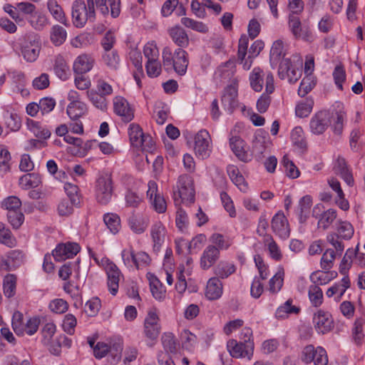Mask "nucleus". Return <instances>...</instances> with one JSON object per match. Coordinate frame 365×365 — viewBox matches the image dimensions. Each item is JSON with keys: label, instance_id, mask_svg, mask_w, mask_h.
Instances as JSON below:
<instances>
[{"label": "nucleus", "instance_id": "nucleus-35", "mask_svg": "<svg viewBox=\"0 0 365 365\" xmlns=\"http://www.w3.org/2000/svg\"><path fill=\"white\" fill-rule=\"evenodd\" d=\"M27 127L36 138L44 141L51 136V132L47 128L42 126L38 122L34 120L27 121Z\"/></svg>", "mask_w": 365, "mask_h": 365}, {"label": "nucleus", "instance_id": "nucleus-46", "mask_svg": "<svg viewBox=\"0 0 365 365\" xmlns=\"http://www.w3.org/2000/svg\"><path fill=\"white\" fill-rule=\"evenodd\" d=\"M312 198L309 195L304 196L299 202L297 212L300 222H305L312 206Z\"/></svg>", "mask_w": 365, "mask_h": 365}, {"label": "nucleus", "instance_id": "nucleus-30", "mask_svg": "<svg viewBox=\"0 0 365 365\" xmlns=\"http://www.w3.org/2000/svg\"><path fill=\"white\" fill-rule=\"evenodd\" d=\"M169 35L173 42L181 48L187 47L189 44V38L185 31L180 26H175L168 31Z\"/></svg>", "mask_w": 365, "mask_h": 365}, {"label": "nucleus", "instance_id": "nucleus-26", "mask_svg": "<svg viewBox=\"0 0 365 365\" xmlns=\"http://www.w3.org/2000/svg\"><path fill=\"white\" fill-rule=\"evenodd\" d=\"M150 235L153 242L154 251H160L165 237V227L161 222H156L152 225Z\"/></svg>", "mask_w": 365, "mask_h": 365}, {"label": "nucleus", "instance_id": "nucleus-44", "mask_svg": "<svg viewBox=\"0 0 365 365\" xmlns=\"http://www.w3.org/2000/svg\"><path fill=\"white\" fill-rule=\"evenodd\" d=\"M284 55L283 42L281 40L275 41L270 50L269 60L272 66H277Z\"/></svg>", "mask_w": 365, "mask_h": 365}, {"label": "nucleus", "instance_id": "nucleus-7", "mask_svg": "<svg viewBox=\"0 0 365 365\" xmlns=\"http://www.w3.org/2000/svg\"><path fill=\"white\" fill-rule=\"evenodd\" d=\"M128 135L133 146L147 150L153 148L154 143L152 138L149 135H145L138 124H130Z\"/></svg>", "mask_w": 365, "mask_h": 365}, {"label": "nucleus", "instance_id": "nucleus-31", "mask_svg": "<svg viewBox=\"0 0 365 365\" xmlns=\"http://www.w3.org/2000/svg\"><path fill=\"white\" fill-rule=\"evenodd\" d=\"M267 73L259 68H255L250 74V83L251 88L256 92H260L263 88L264 81H266Z\"/></svg>", "mask_w": 365, "mask_h": 365}, {"label": "nucleus", "instance_id": "nucleus-5", "mask_svg": "<svg viewBox=\"0 0 365 365\" xmlns=\"http://www.w3.org/2000/svg\"><path fill=\"white\" fill-rule=\"evenodd\" d=\"M354 227L350 222L339 221L336 225V232L329 233L327 240L338 252H342L344 250V245L341 240H350L354 235Z\"/></svg>", "mask_w": 365, "mask_h": 365}, {"label": "nucleus", "instance_id": "nucleus-41", "mask_svg": "<svg viewBox=\"0 0 365 365\" xmlns=\"http://www.w3.org/2000/svg\"><path fill=\"white\" fill-rule=\"evenodd\" d=\"M291 139L293 145L301 150L307 149V143L302 127H295L291 133Z\"/></svg>", "mask_w": 365, "mask_h": 365}, {"label": "nucleus", "instance_id": "nucleus-61", "mask_svg": "<svg viewBox=\"0 0 365 365\" xmlns=\"http://www.w3.org/2000/svg\"><path fill=\"white\" fill-rule=\"evenodd\" d=\"M64 190L73 205L80 203L79 188L76 185L71 182L64 184Z\"/></svg>", "mask_w": 365, "mask_h": 365}, {"label": "nucleus", "instance_id": "nucleus-17", "mask_svg": "<svg viewBox=\"0 0 365 365\" xmlns=\"http://www.w3.org/2000/svg\"><path fill=\"white\" fill-rule=\"evenodd\" d=\"M274 91V77L272 73L269 72L266 76L265 93H262L257 101V109L260 113H265L271 103L269 94Z\"/></svg>", "mask_w": 365, "mask_h": 365}, {"label": "nucleus", "instance_id": "nucleus-20", "mask_svg": "<svg viewBox=\"0 0 365 365\" xmlns=\"http://www.w3.org/2000/svg\"><path fill=\"white\" fill-rule=\"evenodd\" d=\"M289 29L296 38L309 41L311 32L308 27L302 26L299 18L294 14L289 16Z\"/></svg>", "mask_w": 365, "mask_h": 365}, {"label": "nucleus", "instance_id": "nucleus-10", "mask_svg": "<svg viewBox=\"0 0 365 365\" xmlns=\"http://www.w3.org/2000/svg\"><path fill=\"white\" fill-rule=\"evenodd\" d=\"M156 309L148 311L144 321L145 336L150 340H156L160 333L161 327Z\"/></svg>", "mask_w": 365, "mask_h": 365}, {"label": "nucleus", "instance_id": "nucleus-42", "mask_svg": "<svg viewBox=\"0 0 365 365\" xmlns=\"http://www.w3.org/2000/svg\"><path fill=\"white\" fill-rule=\"evenodd\" d=\"M41 183V179L37 173H29L21 176L19 185L24 190L36 187Z\"/></svg>", "mask_w": 365, "mask_h": 365}, {"label": "nucleus", "instance_id": "nucleus-12", "mask_svg": "<svg viewBox=\"0 0 365 365\" xmlns=\"http://www.w3.org/2000/svg\"><path fill=\"white\" fill-rule=\"evenodd\" d=\"M194 150L197 157L205 159L211 153V138L206 130H200L195 137Z\"/></svg>", "mask_w": 365, "mask_h": 365}, {"label": "nucleus", "instance_id": "nucleus-39", "mask_svg": "<svg viewBox=\"0 0 365 365\" xmlns=\"http://www.w3.org/2000/svg\"><path fill=\"white\" fill-rule=\"evenodd\" d=\"M342 252H338L333 249H327L323 253L320 260L321 268L325 271H329L334 266V260L337 256H341Z\"/></svg>", "mask_w": 365, "mask_h": 365}, {"label": "nucleus", "instance_id": "nucleus-53", "mask_svg": "<svg viewBox=\"0 0 365 365\" xmlns=\"http://www.w3.org/2000/svg\"><path fill=\"white\" fill-rule=\"evenodd\" d=\"M103 221L113 234L118 232L120 227V217L113 213H107L103 216Z\"/></svg>", "mask_w": 365, "mask_h": 365}, {"label": "nucleus", "instance_id": "nucleus-51", "mask_svg": "<svg viewBox=\"0 0 365 365\" xmlns=\"http://www.w3.org/2000/svg\"><path fill=\"white\" fill-rule=\"evenodd\" d=\"M236 270L234 264L221 262L214 269V272L216 276L220 278L225 279L233 274Z\"/></svg>", "mask_w": 365, "mask_h": 365}, {"label": "nucleus", "instance_id": "nucleus-21", "mask_svg": "<svg viewBox=\"0 0 365 365\" xmlns=\"http://www.w3.org/2000/svg\"><path fill=\"white\" fill-rule=\"evenodd\" d=\"M269 143L267 137L262 132L256 133L252 142V156L257 160H262Z\"/></svg>", "mask_w": 365, "mask_h": 365}, {"label": "nucleus", "instance_id": "nucleus-24", "mask_svg": "<svg viewBox=\"0 0 365 365\" xmlns=\"http://www.w3.org/2000/svg\"><path fill=\"white\" fill-rule=\"evenodd\" d=\"M230 145L237 156V158L243 162H249L252 159V155L249 154L245 149V143L239 136H232L230 138Z\"/></svg>", "mask_w": 365, "mask_h": 365}, {"label": "nucleus", "instance_id": "nucleus-57", "mask_svg": "<svg viewBox=\"0 0 365 365\" xmlns=\"http://www.w3.org/2000/svg\"><path fill=\"white\" fill-rule=\"evenodd\" d=\"M314 106V101L312 98H306L304 101L299 103L295 108L297 116L305 118L312 112Z\"/></svg>", "mask_w": 365, "mask_h": 365}, {"label": "nucleus", "instance_id": "nucleus-13", "mask_svg": "<svg viewBox=\"0 0 365 365\" xmlns=\"http://www.w3.org/2000/svg\"><path fill=\"white\" fill-rule=\"evenodd\" d=\"M221 102L224 109L229 114H232L238 107L237 86L235 81L225 88Z\"/></svg>", "mask_w": 365, "mask_h": 365}, {"label": "nucleus", "instance_id": "nucleus-22", "mask_svg": "<svg viewBox=\"0 0 365 365\" xmlns=\"http://www.w3.org/2000/svg\"><path fill=\"white\" fill-rule=\"evenodd\" d=\"M219 249L214 245H208L200 257V267L207 270L212 267L220 258Z\"/></svg>", "mask_w": 365, "mask_h": 365}, {"label": "nucleus", "instance_id": "nucleus-2", "mask_svg": "<svg viewBox=\"0 0 365 365\" xmlns=\"http://www.w3.org/2000/svg\"><path fill=\"white\" fill-rule=\"evenodd\" d=\"M248 43V37L246 35H242L239 39L237 62L242 66L243 69L245 71L250 69L253 59L259 54L264 46L262 41H255L251 45L248 51V56L246 58L247 54Z\"/></svg>", "mask_w": 365, "mask_h": 365}, {"label": "nucleus", "instance_id": "nucleus-52", "mask_svg": "<svg viewBox=\"0 0 365 365\" xmlns=\"http://www.w3.org/2000/svg\"><path fill=\"white\" fill-rule=\"evenodd\" d=\"M103 63L111 70H117L119 67L120 57L116 51L105 52L102 56Z\"/></svg>", "mask_w": 365, "mask_h": 365}, {"label": "nucleus", "instance_id": "nucleus-32", "mask_svg": "<svg viewBox=\"0 0 365 365\" xmlns=\"http://www.w3.org/2000/svg\"><path fill=\"white\" fill-rule=\"evenodd\" d=\"M47 8L56 21L66 26H69L63 10L57 3L56 0H48L47 2Z\"/></svg>", "mask_w": 365, "mask_h": 365}, {"label": "nucleus", "instance_id": "nucleus-60", "mask_svg": "<svg viewBox=\"0 0 365 365\" xmlns=\"http://www.w3.org/2000/svg\"><path fill=\"white\" fill-rule=\"evenodd\" d=\"M121 257L125 266H126L129 269H132L135 267L136 265V258H135V252L133 250L132 247H130L128 249H124L121 252Z\"/></svg>", "mask_w": 365, "mask_h": 365}, {"label": "nucleus", "instance_id": "nucleus-45", "mask_svg": "<svg viewBox=\"0 0 365 365\" xmlns=\"http://www.w3.org/2000/svg\"><path fill=\"white\" fill-rule=\"evenodd\" d=\"M67 38V32L62 26L54 25L51 29L50 39L55 46H61Z\"/></svg>", "mask_w": 365, "mask_h": 365}, {"label": "nucleus", "instance_id": "nucleus-9", "mask_svg": "<svg viewBox=\"0 0 365 365\" xmlns=\"http://www.w3.org/2000/svg\"><path fill=\"white\" fill-rule=\"evenodd\" d=\"M227 349L230 354L234 358H245L250 360L254 352L253 341L245 343L237 340L230 339L227 341Z\"/></svg>", "mask_w": 365, "mask_h": 365}, {"label": "nucleus", "instance_id": "nucleus-49", "mask_svg": "<svg viewBox=\"0 0 365 365\" xmlns=\"http://www.w3.org/2000/svg\"><path fill=\"white\" fill-rule=\"evenodd\" d=\"M354 341L361 344L365 336V319L363 318L356 319L352 329Z\"/></svg>", "mask_w": 365, "mask_h": 365}, {"label": "nucleus", "instance_id": "nucleus-29", "mask_svg": "<svg viewBox=\"0 0 365 365\" xmlns=\"http://www.w3.org/2000/svg\"><path fill=\"white\" fill-rule=\"evenodd\" d=\"M222 294V283L218 277L210 278L206 287L205 296L210 300L219 299Z\"/></svg>", "mask_w": 365, "mask_h": 365}, {"label": "nucleus", "instance_id": "nucleus-28", "mask_svg": "<svg viewBox=\"0 0 365 365\" xmlns=\"http://www.w3.org/2000/svg\"><path fill=\"white\" fill-rule=\"evenodd\" d=\"M334 169L335 173L339 175L348 185L352 186L354 185L352 174L349 170L344 158L338 157Z\"/></svg>", "mask_w": 365, "mask_h": 365}, {"label": "nucleus", "instance_id": "nucleus-23", "mask_svg": "<svg viewBox=\"0 0 365 365\" xmlns=\"http://www.w3.org/2000/svg\"><path fill=\"white\" fill-rule=\"evenodd\" d=\"M95 63L94 58L88 54L78 56L73 62V69L76 74H84L89 72Z\"/></svg>", "mask_w": 365, "mask_h": 365}, {"label": "nucleus", "instance_id": "nucleus-6", "mask_svg": "<svg viewBox=\"0 0 365 365\" xmlns=\"http://www.w3.org/2000/svg\"><path fill=\"white\" fill-rule=\"evenodd\" d=\"M96 198L101 205H107L112 198L113 181L110 175H101L96 182Z\"/></svg>", "mask_w": 365, "mask_h": 365}, {"label": "nucleus", "instance_id": "nucleus-56", "mask_svg": "<svg viewBox=\"0 0 365 365\" xmlns=\"http://www.w3.org/2000/svg\"><path fill=\"white\" fill-rule=\"evenodd\" d=\"M264 244L267 247L272 259L275 260H280L282 259V256L279 247L271 235L265 236Z\"/></svg>", "mask_w": 365, "mask_h": 365}, {"label": "nucleus", "instance_id": "nucleus-59", "mask_svg": "<svg viewBox=\"0 0 365 365\" xmlns=\"http://www.w3.org/2000/svg\"><path fill=\"white\" fill-rule=\"evenodd\" d=\"M284 272L278 271L269 281V290L272 294H276L282 289L283 285Z\"/></svg>", "mask_w": 365, "mask_h": 365}, {"label": "nucleus", "instance_id": "nucleus-11", "mask_svg": "<svg viewBox=\"0 0 365 365\" xmlns=\"http://www.w3.org/2000/svg\"><path fill=\"white\" fill-rule=\"evenodd\" d=\"M331 116L327 110H320L316 113L309 122L310 131L314 135H322L331 124Z\"/></svg>", "mask_w": 365, "mask_h": 365}, {"label": "nucleus", "instance_id": "nucleus-14", "mask_svg": "<svg viewBox=\"0 0 365 365\" xmlns=\"http://www.w3.org/2000/svg\"><path fill=\"white\" fill-rule=\"evenodd\" d=\"M278 75L281 79L288 78L289 83H294L300 78L301 71L292 63L289 58H283L279 63Z\"/></svg>", "mask_w": 365, "mask_h": 365}, {"label": "nucleus", "instance_id": "nucleus-54", "mask_svg": "<svg viewBox=\"0 0 365 365\" xmlns=\"http://www.w3.org/2000/svg\"><path fill=\"white\" fill-rule=\"evenodd\" d=\"M0 242L5 245L13 247L16 245V241L12 235L11 230L6 225L0 222Z\"/></svg>", "mask_w": 365, "mask_h": 365}, {"label": "nucleus", "instance_id": "nucleus-63", "mask_svg": "<svg viewBox=\"0 0 365 365\" xmlns=\"http://www.w3.org/2000/svg\"><path fill=\"white\" fill-rule=\"evenodd\" d=\"M210 241L219 249V251L220 250H227L231 245L230 240L220 233L212 234L210 237Z\"/></svg>", "mask_w": 365, "mask_h": 365}, {"label": "nucleus", "instance_id": "nucleus-33", "mask_svg": "<svg viewBox=\"0 0 365 365\" xmlns=\"http://www.w3.org/2000/svg\"><path fill=\"white\" fill-rule=\"evenodd\" d=\"M53 71L56 76L63 81L68 78L69 67L63 56L58 55L55 57Z\"/></svg>", "mask_w": 365, "mask_h": 365}, {"label": "nucleus", "instance_id": "nucleus-58", "mask_svg": "<svg viewBox=\"0 0 365 365\" xmlns=\"http://www.w3.org/2000/svg\"><path fill=\"white\" fill-rule=\"evenodd\" d=\"M356 250L352 249H348L342 258L341 264L339 265V272L343 275H347V271L351 266L352 258L356 256Z\"/></svg>", "mask_w": 365, "mask_h": 365}, {"label": "nucleus", "instance_id": "nucleus-15", "mask_svg": "<svg viewBox=\"0 0 365 365\" xmlns=\"http://www.w3.org/2000/svg\"><path fill=\"white\" fill-rule=\"evenodd\" d=\"M313 323L319 334H325L334 327V320L331 314L323 310H319L313 317Z\"/></svg>", "mask_w": 365, "mask_h": 365}, {"label": "nucleus", "instance_id": "nucleus-25", "mask_svg": "<svg viewBox=\"0 0 365 365\" xmlns=\"http://www.w3.org/2000/svg\"><path fill=\"white\" fill-rule=\"evenodd\" d=\"M319 209V207L318 205L314 207L313 209L312 215L314 217L319 219L317 223L318 227L326 230L336 218V211L334 209H329L323 212L321 215H318L317 210Z\"/></svg>", "mask_w": 365, "mask_h": 365}, {"label": "nucleus", "instance_id": "nucleus-43", "mask_svg": "<svg viewBox=\"0 0 365 365\" xmlns=\"http://www.w3.org/2000/svg\"><path fill=\"white\" fill-rule=\"evenodd\" d=\"M292 299H289L282 306L279 307L275 312L277 319H285L290 314H298L300 309L292 304Z\"/></svg>", "mask_w": 365, "mask_h": 365}, {"label": "nucleus", "instance_id": "nucleus-55", "mask_svg": "<svg viewBox=\"0 0 365 365\" xmlns=\"http://www.w3.org/2000/svg\"><path fill=\"white\" fill-rule=\"evenodd\" d=\"M308 295L312 304L319 307L323 302V292L322 289L316 284L309 286Z\"/></svg>", "mask_w": 365, "mask_h": 365}, {"label": "nucleus", "instance_id": "nucleus-1", "mask_svg": "<svg viewBox=\"0 0 365 365\" xmlns=\"http://www.w3.org/2000/svg\"><path fill=\"white\" fill-rule=\"evenodd\" d=\"M86 4L81 0L75 1L72 6V18L73 24L76 27H83L89 19H95V4L101 13L103 15L109 14V5L110 15L113 18H117L120 13V0H86Z\"/></svg>", "mask_w": 365, "mask_h": 365}, {"label": "nucleus", "instance_id": "nucleus-38", "mask_svg": "<svg viewBox=\"0 0 365 365\" xmlns=\"http://www.w3.org/2000/svg\"><path fill=\"white\" fill-rule=\"evenodd\" d=\"M227 173L233 183L237 186L242 192H246L247 191V184L245 182L243 176L240 173L237 168L234 165H229L227 167Z\"/></svg>", "mask_w": 365, "mask_h": 365}, {"label": "nucleus", "instance_id": "nucleus-62", "mask_svg": "<svg viewBox=\"0 0 365 365\" xmlns=\"http://www.w3.org/2000/svg\"><path fill=\"white\" fill-rule=\"evenodd\" d=\"M282 163L285 168L287 175L292 179L297 178L299 176V170L297 167L291 161L287 155H284L282 160Z\"/></svg>", "mask_w": 365, "mask_h": 365}, {"label": "nucleus", "instance_id": "nucleus-64", "mask_svg": "<svg viewBox=\"0 0 365 365\" xmlns=\"http://www.w3.org/2000/svg\"><path fill=\"white\" fill-rule=\"evenodd\" d=\"M7 219L14 228L18 229L22 225L24 216L19 209L8 212Z\"/></svg>", "mask_w": 365, "mask_h": 365}, {"label": "nucleus", "instance_id": "nucleus-47", "mask_svg": "<svg viewBox=\"0 0 365 365\" xmlns=\"http://www.w3.org/2000/svg\"><path fill=\"white\" fill-rule=\"evenodd\" d=\"M86 95L95 107L101 110L107 109L108 102L105 96L97 93L94 90L88 91Z\"/></svg>", "mask_w": 365, "mask_h": 365}, {"label": "nucleus", "instance_id": "nucleus-34", "mask_svg": "<svg viewBox=\"0 0 365 365\" xmlns=\"http://www.w3.org/2000/svg\"><path fill=\"white\" fill-rule=\"evenodd\" d=\"M87 106L84 102L69 103L66 113L72 120H77L87 113Z\"/></svg>", "mask_w": 365, "mask_h": 365}, {"label": "nucleus", "instance_id": "nucleus-48", "mask_svg": "<svg viewBox=\"0 0 365 365\" xmlns=\"http://www.w3.org/2000/svg\"><path fill=\"white\" fill-rule=\"evenodd\" d=\"M30 25L37 31H42L48 24L47 16L42 14L34 12L29 19Z\"/></svg>", "mask_w": 365, "mask_h": 365}, {"label": "nucleus", "instance_id": "nucleus-36", "mask_svg": "<svg viewBox=\"0 0 365 365\" xmlns=\"http://www.w3.org/2000/svg\"><path fill=\"white\" fill-rule=\"evenodd\" d=\"M128 225L133 232L141 234L145 231L148 225V219L141 215H133L128 219Z\"/></svg>", "mask_w": 365, "mask_h": 365}, {"label": "nucleus", "instance_id": "nucleus-27", "mask_svg": "<svg viewBox=\"0 0 365 365\" xmlns=\"http://www.w3.org/2000/svg\"><path fill=\"white\" fill-rule=\"evenodd\" d=\"M188 66L187 53L181 48L175 51V60L173 68L180 76H183L187 71Z\"/></svg>", "mask_w": 365, "mask_h": 365}, {"label": "nucleus", "instance_id": "nucleus-3", "mask_svg": "<svg viewBox=\"0 0 365 365\" xmlns=\"http://www.w3.org/2000/svg\"><path fill=\"white\" fill-rule=\"evenodd\" d=\"M195 188L192 178L187 174L179 176L176 187L173 190L175 205L181 202L192 203L195 200Z\"/></svg>", "mask_w": 365, "mask_h": 365}, {"label": "nucleus", "instance_id": "nucleus-50", "mask_svg": "<svg viewBox=\"0 0 365 365\" xmlns=\"http://www.w3.org/2000/svg\"><path fill=\"white\" fill-rule=\"evenodd\" d=\"M17 278L14 274H7L3 282V291L5 297L11 298L16 294Z\"/></svg>", "mask_w": 365, "mask_h": 365}, {"label": "nucleus", "instance_id": "nucleus-40", "mask_svg": "<svg viewBox=\"0 0 365 365\" xmlns=\"http://www.w3.org/2000/svg\"><path fill=\"white\" fill-rule=\"evenodd\" d=\"M24 259V254L21 250H14L9 252L6 255V258L1 259L3 264L6 268L16 267L20 265Z\"/></svg>", "mask_w": 365, "mask_h": 365}, {"label": "nucleus", "instance_id": "nucleus-18", "mask_svg": "<svg viewBox=\"0 0 365 365\" xmlns=\"http://www.w3.org/2000/svg\"><path fill=\"white\" fill-rule=\"evenodd\" d=\"M80 251V247L77 243L68 242L58 245L53 251V256L58 262L72 258Z\"/></svg>", "mask_w": 365, "mask_h": 365}, {"label": "nucleus", "instance_id": "nucleus-8", "mask_svg": "<svg viewBox=\"0 0 365 365\" xmlns=\"http://www.w3.org/2000/svg\"><path fill=\"white\" fill-rule=\"evenodd\" d=\"M41 51V42L36 35L26 36L21 46L24 58L28 62H34L38 58Z\"/></svg>", "mask_w": 365, "mask_h": 365}, {"label": "nucleus", "instance_id": "nucleus-4", "mask_svg": "<svg viewBox=\"0 0 365 365\" xmlns=\"http://www.w3.org/2000/svg\"><path fill=\"white\" fill-rule=\"evenodd\" d=\"M91 256L99 265L102 266L107 275V286L109 292L115 296L119 288V282L123 277V274L117 265L106 257H103L101 261L98 260L94 253L90 252Z\"/></svg>", "mask_w": 365, "mask_h": 365}, {"label": "nucleus", "instance_id": "nucleus-19", "mask_svg": "<svg viewBox=\"0 0 365 365\" xmlns=\"http://www.w3.org/2000/svg\"><path fill=\"white\" fill-rule=\"evenodd\" d=\"M114 112L119 115L122 120L128 123L134 118L133 110L128 102L123 97L118 96L113 100Z\"/></svg>", "mask_w": 365, "mask_h": 365}, {"label": "nucleus", "instance_id": "nucleus-37", "mask_svg": "<svg viewBox=\"0 0 365 365\" xmlns=\"http://www.w3.org/2000/svg\"><path fill=\"white\" fill-rule=\"evenodd\" d=\"M337 276L336 272H330L329 271L318 270L314 272L310 275V279L316 285H323L329 282L332 279Z\"/></svg>", "mask_w": 365, "mask_h": 365}, {"label": "nucleus", "instance_id": "nucleus-16", "mask_svg": "<svg viewBox=\"0 0 365 365\" xmlns=\"http://www.w3.org/2000/svg\"><path fill=\"white\" fill-rule=\"evenodd\" d=\"M271 226L274 233L281 239L286 240L289 237V225L283 212H277L274 215Z\"/></svg>", "mask_w": 365, "mask_h": 365}]
</instances>
